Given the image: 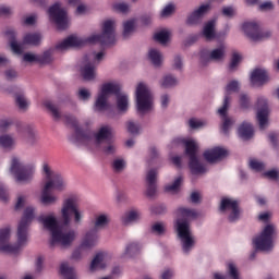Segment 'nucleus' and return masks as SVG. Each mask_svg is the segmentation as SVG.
<instances>
[{"instance_id": "nucleus-24", "label": "nucleus", "mask_w": 279, "mask_h": 279, "mask_svg": "<svg viewBox=\"0 0 279 279\" xmlns=\"http://www.w3.org/2000/svg\"><path fill=\"white\" fill-rule=\"evenodd\" d=\"M5 36L10 40L11 51L17 56H21V53H23V44H19V41H16V33L14 29H8L5 32Z\"/></svg>"}, {"instance_id": "nucleus-26", "label": "nucleus", "mask_w": 279, "mask_h": 279, "mask_svg": "<svg viewBox=\"0 0 279 279\" xmlns=\"http://www.w3.org/2000/svg\"><path fill=\"white\" fill-rule=\"evenodd\" d=\"M81 75L86 82L95 80V65L90 62H87L83 68H81Z\"/></svg>"}, {"instance_id": "nucleus-27", "label": "nucleus", "mask_w": 279, "mask_h": 279, "mask_svg": "<svg viewBox=\"0 0 279 279\" xmlns=\"http://www.w3.org/2000/svg\"><path fill=\"white\" fill-rule=\"evenodd\" d=\"M41 39L43 37L39 33H28L23 38V45H33L34 47H38Z\"/></svg>"}, {"instance_id": "nucleus-12", "label": "nucleus", "mask_w": 279, "mask_h": 279, "mask_svg": "<svg viewBox=\"0 0 279 279\" xmlns=\"http://www.w3.org/2000/svg\"><path fill=\"white\" fill-rule=\"evenodd\" d=\"M108 216L106 215L96 217L95 228L85 234L81 247H95V245H97V240L99 239L97 235V229L106 228V226H108Z\"/></svg>"}, {"instance_id": "nucleus-51", "label": "nucleus", "mask_w": 279, "mask_h": 279, "mask_svg": "<svg viewBox=\"0 0 279 279\" xmlns=\"http://www.w3.org/2000/svg\"><path fill=\"white\" fill-rule=\"evenodd\" d=\"M151 231L156 234H165V226L160 222L153 225Z\"/></svg>"}, {"instance_id": "nucleus-6", "label": "nucleus", "mask_w": 279, "mask_h": 279, "mask_svg": "<svg viewBox=\"0 0 279 279\" xmlns=\"http://www.w3.org/2000/svg\"><path fill=\"white\" fill-rule=\"evenodd\" d=\"M43 171L48 181L41 192V204L49 206V204H54L58 199L56 196L50 195L51 189H54V191H64L65 183L62 174L53 172L49 163H44Z\"/></svg>"}, {"instance_id": "nucleus-19", "label": "nucleus", "mask_w": 279, "mask_h": 279, "mask_svg": "<svg viewBox=\"0 0 279 279\" xmlns=\"http://www.w3.org/2000/svg\"><path fill=\"white\" fill-rule=\"evenodd\" d=\"M228 108H230V97L225 96L222 107L218 109V114L222 118L221 130L223 134H228L230 125H232V120L228 118Z\"/></svg>"}, {"instance_id": "nucleus-58", "label": "nucleus", "mask_w": 279, "mask_h": 279, "mask_svg": "<svg viewBox=\"0 0 279 279\" xmlns=\"http://www.w3.org/2000/svg\"><path fill=\"white\" fill-rule=\"evenodd\" d=\"M265 178H269V180H278V171L276 170H269L264 173Z\"/></svg>"}, {"instance_id": "nucleus-31", "label": "nucleus", "mask_w": 279, "mask_h": 279, "mask_svg": "<svg viewBox=\"0 0 279 279\" xmlns=\"http://www.w3.org/2000/svg\"><path fill=\"white\" fill-rule=\"evenodd\" d=\"M148 58L154 66H160L162 64V54L157 49H150L148 51Z\"/></svg>"}, {"instance_id": "nucleus-11", "label": "nucleus", "mask_w": 279, "mask_h": 279, "mask_svg": "<svg viewBox=\"0 0 279 279\" xmlns=\"http://www.w3.org/2000/svg\"><path fill=\"white\" fill-rule=\"evenodd\" d=\"M121 90V85L106 83L101 86V92L98 95L95 102V110L98 112H104V110H108V95H119Z\"/></svg>"}, {"instance_id": "nucleus-16", "label": "nucleus", "mask_w": 279, "mask_h": 279, "mask_svg": "<svg viewBox=\"0 0 279 279\" xmlns=\"http://www.w3.org/2000/svg\"><path fill=\"white\" fill-rule=\"evenodd\" d=\"M220 213H226L230 210L228 219L231 223L239 221L241 219V207H239V201L225 197L220 202L219 206Z\"/></svg>"}, {"instance_id": "nucleus-35", "label": "nucleus", "mask_w": 279, "mask_h": 279, "mask_svg": "<svg viewBox=\"0 0 279 279\" xmlns=\"http://www.w3.org/2000/svg\"><path fill=\"white\" fill-rule=\"evenodd\" d=\"M14 145V138L10 135H2L0 136V146L3 147V149H10Z\"/></svg>"}, {"instance_id": "nucleus-4", "label": "nucleus", "mask_w": 279, "mask_h": 279, "mask_svg": "<svg viewBox=\"0 0 279 279\" xmlns=\"http://www.w3.org/2000/svg\"><path fill=\"white\" fill-rule=\"evenodd\" d=\"M37 221L43 223L44 228L51 233V246L59 243L63 247H69V245L75 241V231L70 230L64 232V229L62 226H60V223H58V219H56L53 216H39Z\"/></svg>"}, {"instance_id": "nucleus-52", "label": "nucleus", "mask_w": 279, "mask_h": 279, "mask_svg": "<svg viewBox=\"0 0 279 279\" xmlns=\"http://www.w3.org/2000/svg\"><path fill=\"white\" fill-rule=\"evenodd\" d=\"M165 210H167V208L163 205H155L150 208V213H153V215H162Z\"/></svg>"}, {"instance_id": "nucleus-17", "label": "nucleus", "mask_w": 279, "mask_h": 279, "mask_svg": "<svg viewBox=\"0 0 279 279\" xmlns=\"http://www.w3.org/2000/svg\"><path fill=\"white\" fill-rule=\"evenodd\" d=\"M257 121L259 130H265L269 121V106H267V99L263 97L257 99Z\"/></svg>"}, {"instance_id": "nucleus-61", "label": "nucleus", "mask_w": 279, "mask_h": 279, "mask_svg": "<svg viewBox=\"0 0 279 279\" xmlns=\"http://www.w3.org/2000/svg\"><path fill=\"white\" fill-rule=\"evenodd\" d=\"M4 75H5L7 80H14V77H16V71H14V70H7L4 72Z\"/></svg>"}, {"instance_id": "nucleus-53", "label": "nucleus", "mask_w": 279, "mask_h": 279, "mask_svg": "<svg viewBox=\"0 0 279 279\" xmlns=\"http://www.w3.org/2000/svg\"><path fill=\"white\" fill-rule=\"evenodd\" d=\"M0 199L1 202H8L9 199L8 189L3 184H0Z\"/></svg>"}, {"instance_id": "nucleus-57", "label": "nucleus", "mask_w": 279, "mask_h": 279, "mask_svg": "<svg viewBox=\"0 0 279 279\" xmlns=\"http://www.w3.org/2000/svg\"><path fill=\"white\" fill-rule=\"evenodd\" d=\"M189 123H190V128H192V130H197V129L202 128V125H204V123H202V121H197L195 119H190Z\"/></svg>"}, {"instance_id": "nucleus-33", "label": "nucleus", "mask_w": 279, "mask_h": 279, "mask_svg": "<svg viewBox=\"0 0 279 279\" xmlns=\"http://www.w3.org/2000/svg\"><path fill=\"white\" fill-rule=\"evenodd\" d=\"M141 219V214L136 210L129 211L122 218V222L128 226V223H132V221H138Z\"/></svg>"}, {"instance_id": "nucleus-50", "label": "nucleus", "mask_w": 279, "mask_h": 279, "mask_svg": "<svg viewBox=\"0 0 279 279\" xmlns=\"http://www.w3.org/2000/svg\"><path fill=\"white\" fill-rule=\"evenodd\" d=\"M78 99H82L83 101H88V99H90V92H88V89L85 88L80 89Z\"/></svg>"}, {"instance_id": "nucleus-36", "label": "nucleus", "mask_w": 279, "mask_h": 279, "mask_svg": "<svg viewBox=\"0 0 279 279\" xmlns=\"http://www.w3.org/2000/svg\"><path fill=\"white\" fill-rule=\"evenodd\" d=\"M102 153L106 154L107 156H110L117 151V147L110 142H105V144L100 145Z\"/></svg>"}, {"instance_id": "nucleus-44", "label": "nucleus", "mask_w": 279, "mask_h": 279, "mask_svg": "<svg viewBox=\"0 0 279 279\" xmlns=\"http://www.w3.org/2000/svg\"><path fill=\"white\" fill-rule=\"evenodd\" d=\"M250 167L253 169V171H263V169H265V163L256 159H251Z\"/></svg>"}, {"instance_id": "nucleus-40", "label": "nucleus", "mask_w": 279, "mask_h": 279, "mask_svg": "<svg viewBox=\"0 0 279 279\" xmlns=\"http://www.w3.org/2000/svg\"><path fill=\"white\" fill-rule=\"evenodd\" d=\"M240 62H241V54H239L238 52H233L231 62L229 64L230 71H234V69H236Z\"/></svg>"}, {"instance_id": "nucleus-62", "label": "nucleus", "mask_w": 279, "mask_h": 279, "mask_svg": "<svg viewBox=\"0 0 279 279\" xmlns=\"http://www.w3.org/2000/svg\"><path fill=\"white\" fill-rule=\"evenodd\" d=\"M174 69H182V58L180 56L174 57Z\"/></svg>"}, {"instance_id": "nucleus-20", "label": "nucleus", "mask_w": 279, "mask_h": 279, "mask_svg": "<svg viewBox=\"0 0 279 279\" xmlns=\"http://www.w3.org/2000/svg\"><path fill=\"white\" fill-rule=\"evenodd\" d=\"M207 162H218V160H223L228 156V150L221 147H215L208 150H205L203 154Z\"/></svg>"}, {"instance_id": "nucleus-14", "label": "nucleus", "mask_w": 279, "mask_h": 279, "mask_svg": "<svg viewBox=\"0 0 279 279\" xmlns=\"http://www.w3.org/2000/svg\"><path fill=\"white\" fill-rule=\"evenodd\" d=\"M136 104L138 112L151 110V92L144 83H140L136 87Z\"/></svg>"}, {"instance_id": "nucleus-28", "label": "nucleus", "mask_w": 279, "mask_h": 279, "mask_svg": "<svg viewBox=\"0 0 279 279\" xmlns=\"http://www.w3.org/2000/svg\"><path fill=\"white\" fill-rule=\"evenodd\" d=\"M106 258V253H97L90 264V271H95V269H105L106 264L104 260Z\"/></svg>"}, {"instance_id": "nucleus-25", "label": "nucleus", "mask_w": 279, "mask_h": 279, "mask_svg": "<svg viewBox=\"0 0 279 279\" xmlns=\"http://www.w3.org/2000/svg\"><path fill=\"white\" fill-rule=\"evenodd\" d=\"M238 134L243 141H250L254 136V126L247 122H243L238 129Z\"/></svg>"}, {"instance_id": "nucleus-38", "label": "nucleus", "mask_w": 279, "mask_h": 279, "mask_svg": "<svg viewBox=\"0 0 279 279\" xmlns=\"http://www.w3.org/2000/svg\"><path fill=\"white\" fill-rule=\"evenodd\" d=\"M182 184V177H178L171 185L165 187L166 193H175Z\"/></svg>"}, {"instance_id": "nucleus-2", "label": "nucleus", "mask_w": 279, "mask_h": 279, "mask_svg": "<svg viewBox=\"0 0 279 279\" xmlns=\"http://www.w3.org/2000/svg\"><path fill=\"white\" fill-rule=\"evenodd\" d=\"M99 43L101 47L114 45L117 38L114 37V21L108 20L102 25V33L100 35H92L87 38L69 36L63 41L56 45L54 49L58 51H65L70 47H84L85 45H95Z\"/></svg>"}, {"instance_id": "nucleus-9", "label": "nucleus", "mask_w": 279, "mask_h": 279, "mask_svg": "<svg viewBox=\"0 0 279 279\" xmlns=\"http://www.w3.org/2000/svg\"><path fill=\"white\" fill-rule=\"evenodd\" d=\"M274 239H276V227L274 225H267L260 235L253 240V243L256 250L269 252L274 250Z\"/></svg>"}, {"instance_id": "nucleus-46", "label": "nucleus", "mask_w": 279, "mask_h": 279, "mask_svg": "<svg viewBox=\"0 0 279 279\" xmlns=\"http://www.w3.org/2000/svg\"><path fill=\"white\" fill-rule=\"evenodd\" d=\"M228 269L231 279H239V270L236 269V266H234V264L230 263L228 265Z\"/></svg>"}, {"instance_id": "nucleus-47", "label": "nucleus", "mask_w": 279, "mask_h": 279, "mask_svg": "<svg viewBox=\"0 0 279 279\" xmlns=\"http://www.w3.org/2000/svg\"><path fill=\"white\" fill-rule=\"evenodd\" d=\"M240 106L243 110H247V108H250V97H247V95L242 94L240 96Z\"/></svg>"}, {"instance_id": "nucleus-8", "label": "nucleus", "mask_w": 279, "mask_h": 279, "mask_svg": "<svg viewBox=\"0 0 279 279\" xmlns=\"http://www.w3.org/2000/svg\"><path fill=\"white\" fill-rule=\"evenodd\" d=\"M10 171L15 177L16 182H29L34 178L35 168L32 165L21 162L20 158L13 157Z\"/></svg>"}, {"instance_id": "nucleus-64", "label": "nucleus", "mask_w": 279, "mask_h": 279, "mask_svg": "<svg viewBox=\"0 0 279 279\" xmlns=\"http://www.w3.org/2000/svg\"><path fill=\"white\" fill-rule=\"evenodd\" d=\"M173 278V270H165L162 274H161V279H171Z\"/></svg>"}, {"instance_id": "nucleus-60", "label": "nucleus", "mask_w": 279, "mask_h": 279, "mask_svg": "<svg viewBox=\"0 0 279 279\" xmlns=\"http://www.w3.org/2000/svg\"><path fill=\"white\" fill-rule=\"evenodd\" d=\"M222 14L223 16L232 17L234 16V9H232V7H225L222 9Z\"/></svg>"}, {"instance_id": "nucleus-21", "label": "nucleus", "mask_w": 279, "mask_h": 279, "mask_svg": "<svg viewBox=\"0 0 279 279\" xmlns=\"http://www.w3.org/2000/svg\"><path fill=\"white\" fill-rule=\"evenodd\" d=\"M210 10L209 4H203L197 10H195L189 17H187V25H197L202 23V19L204 14H206Z\"/></svg>"}, {"instance_id": "nucleus-22", "label": "nucleus", "mask_w": 279, "mask_h": 279, "mask_svg": "<svg viewBox=\"0 0 279 279\" xmlns=\"http://www.w3.org/2000/svg\"><path fill=\"white\" fill-rule=\"evenodd\" d=\"M266 82H269L267 71L263 69H255L251 75V84L253 86H263Z\"/></svg>"}, {"instance_id": "nucleus-43", "label": "nucleus", "mask_w": 279, "mask_h": 279, "mask_svg": "<svg viewBox=\"0 0 279 279\" xmlns=\"http://www.w3.org/2000/svg\"><path fill=\"white\" fill-rule=\"evenodd\" d=\"M141 250V245L136 242H133L126 246L125 254L132 256V254H136Z\"/></svg>"}, {"instance_id": "nucleus-10", "label": "nucleus", "mask_w": 279, "mask_h": 279, "mask_svg": "<svg viewBox=\"0 0 279 279\" xmlns=\"http://www.w3.org/2000/svg\"><path fill=\"white\" fill-rule=\"evenodd\" d=\"M71 215H74L75 223L82 221V214L77 209V197H70L63 202V207L61 209L63 226H69V223H71Z\"/></svg>"}, {"instance_id": "nucleus-45", "label": "nucleus", "mask_w": 279, "mask_h": 279, "mask_svg": "<svg viewBox=\"0 0 279 279\" xmlns=\"http://www.w3.org/2000/svg\"><path fill=\"white\" fill-rule=\"evenodd\" d=\"M175 10V7L173 4H168L165 7V9L161 11L160 16L162 19H167V16H171L173 14V11Z\"/></svg>"}, {"instance_id": "nucleus-34", "label": "nucleus", "mask_w": 279, "mask_h": 279, "mask_svg": "<svg viewBox=\"0 0 279 279\" xmlns=\"http://www.w3.org/2000/svg\"><path fill=\"white\" fill-rule=\"evenodd\" d=\"M154 39L161 45H167V43H169V32L160 31L154 35Z\"/></svg>"}, {"instance_id": "nucleus-39", "label": "nucleus", "mask_w": 279, "mask_h": 279, "mask_svg": "<svg viewBox=\"0 0 279 279\" xmlns=\"http://www.w3.org/2000/svg\"><path fill=\"white\" fill-rule=\"evenodd\" d=\"M175 84H178V80L171 75H166L161 82L162 88H171V86H175Z\"/></svg>"}, {"instance_id": "nucleus-42", "label": "nucleus", "mask_w": 279, "mask_h": 279, "mask_svg": "<svg viewBox=\"0 0 279 279\" xmlns=\"http://www.w3.org/2000/svg\"><path fill=\"white\" fill-rule=\"evenodd\" d=\"M227 94L226 97H230L231 93H236L239 90V82L232 81L226 87Z\"/></svg>"}, {"instance_id": "nucleus-3", "label": "nucleus", "mask_w": 279, "mask_h": 279, "mask_svg": "<svg viewBox=\"0 0 279 279\" xmlns=\"http://www.w3.org/2000/svg\"><path fill=\"white\" fill-rule=\"evenodd\" d=\"M34 219V208L27 207L17 226V243L15 245L8 244L10 241V227L0 229V252L5 254H17V252L27 243V230Z\"/></svg>"}, {"instance_id": "nucleus-32", "label": "nucleus", "mask_w": 279, "mask_h": 279, "mask_svg": "<svg viewBox=\"0 0 279 279\" xmlns=\"http://www.w3.org/2000/svg\"><path fill=\"white\" fill-rule=\"evenodd\" d=\"M114 95L117 97L118 110H120V112H126L128 111V96L121 95V90Z\"/></svg>"}, {"instance_id": "nucleus-54", "label": "nucleus", "mask_w": 279, "mask_h": 279, "mask_svg": "<svg viewBox=\"0 0 279 279\" xmlns=\"http://www.w3.org/2000/svg\"><path fill=\"white\" fill-rule=\"evenodd\" d=\"M23 60L24 62H38V54L25 53Z\"/></svg>"}, {"instance_id": "nucleus-23", "label": "nucleus", "mask_w": 279, "mask_h": 279, "mask_svg": "<svg viewBox=\"0 0 279 279\" xmlns=\"http://www.w3.org/2000/svg\"><path fill=\"white\" fill-rule=\"evenodd\" d=\"M158 175V172L156 170L151 169L146 174V182H147V190L146 195L147 197H154L156 195V177Z\"/></svg>"}, {"instance_id": "nucleus-48", "label": "nucleus", "mask_w": 279, "mask_h": 279, "mask_svg": "<svg viewBox=\"0 0 279 279\" xmlns=\"http://www.w3.org/2000/svg\"><path fill=\"white\" fill-rule=\"evenodd\" d=\"M112 167L114 171H123L125 168V161L123 159H116L113 160Z\"/></svg>"}, {"instance_id": "nucleus-13", "label": "nucleus", "mask_w": 279, "mask_h": 279, "mask_svg": "<svg viewBox=\"0 0 279 279\" xmlns=\"http://www.w3.org/2000/svg\"><path fill=\"white\" fill-rule=\"evenodd\" d=\"M243 32L246 36L253 40V43H258L260 40H267L271 38V31H263L256 22H245L242 25Z\"/></svg>"}, {"instance_id": "nucleus-5", "label": "nucleus", "mask_w": 279, "mask_h": 279, "mask_svg": "<svg viewBox=\"0 0 279 279\" xmlns=\"http://www.w3.org/2000/svg\"><path fill=\"white\" fill-rule=\"evenodd\" d=\"M177 215L184 219L183 221L181 219L177 220V230L182 241L183 252L189 254L193 250V245H195V240L191 236V230L189 229V219H197L199 214L195 209L180 207L177 209Z\"/></svg>"}, {"instance_id": "nucleus-56", "label": "nucleus", "mask_w": 279, "mask_h": 279, "mask_svg": "<svg viewBox=\"0 0 279 279\" xmlns=\"http://www.w3.org/2000/svg\"><path fill=\"white\" fill-rule=\"evenodd\" d=\"M114 10H117V12H128L129 10V5L128 3H117L113 5Z\"/></svg>"}, {"instance_id": "nucleus-63", "label": "nucleus", "mask_w": 279, "mask_h": 279, "mask_svg": "<svg viewBox=\"0 0 279 279\" xmlns=\"http://www.w3.org/2000/svg\"><path fill=\"white\" fill-rule=\"evenodd\" d=\"M141 21L144 25H149L151 24V15L150 14H146V15H143L141 17Z\"/></svg>"}, {"instance_id": "nucleus-1", "label": "nucleus", "mask_w": 279, "mask_h": 279, "mask_svg": "<svg viewBox=\"0 0 279 279\" xmlns=\"http://www.w3.org/2000/svg\"><path fill=\"white\" fill-rule=\"evenodd\" d=\"M45 107L49 112H51L52 118L56 121H62L65 125H71L75 130L73 135V142L78 143L81 145H90V143H95L96 147H101L105 143H110L112 141V129L108 125L101 126L97 133L94 134L90 129H82L77 125V120L70 114H62L58 106H56L51 101H46Z\"/></svg>"}, {"instance_id": "nucleus-49", "label": "nucleus", "mask_w": 279, "mask_h": 279, "mask_svg": "<svg viewBox=\"0 0 279 279\" xmlns=\"http://www.w3.org/2000/svg\"><path fill=\"white\" fill-rule=\"evenodd\" d=\"M12 123H14V121L12 119H1L0 120V130L2 132H5V130H8V128L10 125H12Z\"/></svg>"}, {"instance_id": "nucleus-59", "label": "nucleus", "mask_w": 279, "mask_h": 279, "mask_svg": "<svg viewBox=\"0 0 279 279\" xmlns=\"http://www.w3.org/2000/svg\"><path fill=\"white\" fill-rule=\"evenodd\" d=\"M259 10H262V11L274 10V2H271V1L263 2L259 5Z\"/></svg>"}, {"instance_id": "nucleus-7", "label": "nucleus", "mask_w": 279, "mask_h": 279, "mask_svg": "<svg viewBox=\"0 0 279 279\" xmlns=\"http://www.w3.org/2000/svg\"><path fill=\"white\" fill-rule=\"evenodd\" d=\"M183 143L185 146V154L190 159L189 167L193 175H202V173H206V167L199 162L197 158V151H199V146L193 140H175L177 143Z\"/></svg>"}, {"instance_id": "nucleus-15", "label": "nucleus", "mask_w": 279, "mask_h": 279, "mask_svg": "<svg viewBox=\"0 0 279 279\" xmlns=\"http://www.w3.org/2000/svg\"><path fill=\"white\" fill-rule=\"evenodd\" d=\"M48 14L50 21L57 25L58 29H66L69 27V17L66 16V11L61 9L60 2H56L52 7L48 9Z\"/></svg>"}, {"instance_id": "nucleus-41", "label": "nucleus", "mask_w": 279, "mask_h": 279, "mask_svg": "<svg viewBox=\"0 0 279 279\" xmlns=\"http://www.w3.org/2000/svg\"><path fill=\"white\" fill-rule=\"evenodd\" d=\"M15 104L20 108V110H25L28 106L27 100L25 99V96H23V95H16Z\"/></svg>"}, {"instance_id": "nucleus-37", "label": "nucleus", "mask_w": 279, "mask_h": 279, "mask_svg": "<svg viewBox=\"0 0 279 279\" xmlns=\"http://www.w3.org/2000/svg\"><path fill=\"white\" fill-rule=\"evenodd\" d=\"M134 32V20H130L123 24V38H129Z\"/></svg>"}, {"instance_id": "nucleus-18", "label": "nucleus", "mask_w": 279, "mask_h": 279, "mask_svg": "<svg viewBox=\"0 0 279 279\" xmlns=\"http://www.w3.org/2000/svg\"><path fill=\"white\" fill-rule=\"evenodd\" d=\"M226 57V47L221 46L208 52L207 50L201 51V61L204 62H219Z\"/></svg>"}, {"instance_id": "nucleus-29", "label": "nucleus", "mask_w": 279, "mask_h": 279, "mask_svg": "<svg viewBox=\"0 0 279 279\" xmlns=\"http://www.w3.org/2000/svg\"><path fill=\"white\" fill-rule=\"evenodd\" d=\"M53 49L46 50L43 54H37L39 64H51L53 62Z\"/></svg>"}, {"instance_id": "nucleus-55", "label": "nucleus", "mask_w": 279, "mask_h": 279, "mask_svg": "<svg viewBox=\"0 0 279 279\" xmlns=\"http://www.w3.org/2000/svg\"><path fill=\"white\" fill-rule=\"evenodd\" d=\"M128 132H130V134H138V125L132 121L128 122Z\"/></svg>"}, {"instance_id": "nucleus-30", "label": "nucleus", "mask_w": 279, "mask_h": 279, "mask_svg": "<svg viewBox=\"0 0 279 279\" xmlns=\"http://www.w3.org/2000/svg\"><path fill=\"white\" fill-rule=\"evenodd\" d=\"M203 35L206 38V40H213L216 37L215 34V21H209L203 29Z\"/></svg>"}]
</instances>
